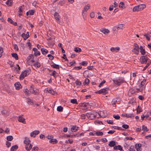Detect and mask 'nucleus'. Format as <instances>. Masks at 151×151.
Returning a JSON list of instances; mask_svg holds the SVG:
<instances>
[{"label":"nucleus","mask_w":151,"mask_h":151,"mask_svg":"<svg viewBox=\"0 0 151 151\" xmlns=\"http://www.w3.org/2000/svg\"><path fill=\"white\" fill-rule=\"evenodd\" d=\"M98 113L93 111L87 113L86 114V116L89 119H93L96 117L98 118L99 117H97Z\"/></svg>","instance_id":"1"},{"label":"nucleus","mask_w":151,"mask_h":151,"mask_svg":"<svg viewBox=\"0 0 151 151\" xmlns=\"http://www.w3.org/2000/svg\"><path fill=\"white\" fill-rule=\"evenodd\" d=\"M90 7V5L89 4H88L84 6L82 10V15L84 19H85V18L86 17L87 11L89 9Z\"/></svg>","instance_id":"2"},{"label":"nucleus","mask_w":151,"mask_h":151,"mask_svg":"<svg viewBox=\"0 0 151 151\" xmlns=\"http://www.w3.org/2000/svg\"><path fill=\"white\" fill-rule=\"evenodd\" d=\"M149 55H146L145 56H142L140 59V61L141 64L146 63L147 61L149 60Z\"/></svg>","instance_id":"3"},{"label":"nucleus","mask_w":151,"mask_h":151,"mask_svg":"<svg viewBox=\"0 0 151 151\" xmlns=\"http://www.w3.org/2000/svg\"><path fill=\"white\" fill-rule=\"evenodd\" d=\"M34 55H30L27 58L28 60H27V63L29 65L32 66L34 64L35 61L33 59Z\"/></svg>","instance_id":"4"},{"label":"nucleus","mask_w":151,"mask_h":151,"mask_svg":"<svg viewBox=\"0 0 151 151\" xmlns=\"http://www.w3.org/2000/svg\"><path fill=\"white\" fill-rule=\"evenodd\" d=\"M30 92L33 94L37 95L39 94V90L38 89L35 87L34 86H31L29 89Z\"/></svg>","instance_id":"5"},{"label":"nucleus","mask_w":151,"mask_h":151,"mask_svg":"<svg viewBox=\"0 0 151 151\" xmlns=\"http://www.w3.org/2000/svg\"><path fill=\"white\" fill-rule=\"evenodd\" d=\"M134 48L132 51L135 54L138 55L139 52V48L138 45L137 43H134Z\"/></svg>","instance_id":"6"},{"label":"nucleus","mask_w":151,"mask_h":151,"mask_svg":"<svg viewBox=\"0 0 151 151\" xmlns=\"http://www.w3.org/2000/svg\"><path fill=\"white\" fill-rule=\"evenodd\" d=\"M108 88H103L97 91L96 93L99 94H103L104 95H105L108 93Z\"/></svg>","instance_id":"7"},{"label":"nucleus","mask_w":151,"mask_h":151,"mask_svg":"<svg viewBox=\"0 0 151 151\" xmlns=\"http://www.w3.org/2000/svg\"><path fill=\"white\" fill-rule=\"evenodd\" d=\"M28 71V70H26L23 72H22L19 77L20 79L22 80L24 79L25 77L27 75V73Z\"/></svg>","instance_id":"8"},{"label":"nucleus","mask_w":151,"mask_h":151,"mask_svg":"<svg viewBox=\"0 0 151 151\" xmlns=\"http://www.w3.org/2000/svg\"><path fill=\"white\" fill-rule=\"evenodd\" d=\"M114 83L116 84L119 86L123 82V80L121 78H119L117 79L114 80H113Z\"/></svg>","instance_id":"9"},{"label":"nucleus","mask_w":151,"mask_h":151,"mask_svg":"<svg viewBox=\"0 0 151 151\" xmlns=\"http://www.w3.org/2000/svg\"><path fill=\"white\" fill-rule=\"evenodd\" d=\"M143 35L147 40L150 41V38L151 37V33L150 32L145 33Z\"/></svg>","instance_id":"10"},{"label":"nucleus","mask_w":151,"mask_h":151,"mask_svg":"<svg viewBox=\"0 0 151 151\" xmlns=\"http://www.w3.org/2000/svg\"><path fill=\"white\" fill-rule=\"evenodd\" d=\"M100 31L105 35H107L110 32L109 30L107 29L103 28L100 29Z\"/></svg>","instance_id":"11"},{"label":"nucleus","mask_w":151,"mask_h":151,"mask_svg":"<svg viewBox=\"0 0 151 151\" xmlns=\"http://www.w3.org/2000/svg\"><path fill=\"white\" fill-rule=\"evenodd\" d=\"M40 132L39 130H35L31 132L30 134L31 137H35L36 136L39 134Z\"/></svg>","instance_id":"12"},{"label":"nucleus","mask_w":151,"mask_h":151,"mask_svg":"<svg viewBox=\"0 0 151 151\" xmlns=\"http://www.w3.org/2000/svg\"><path fill=\"white\" fill-rule=\"evenodd\" d=\"M23 116V115L19 116L18 117V120L19 122H22L24 124H25L26 122L25 121V119L22 117Z\"/></svg>","instance_id":"13"},{"label":"nucleus","mask_w":151,"mask_h":151,"mask_svg":"<svg viewBox=\"0 0 151 151\" xmlns=\"http://www.w3.org/2000/svg\"><path fill=\"white\" fill-rule=\"evenodd\" d=\"M98 114L99 115V117H105L106 116V114L105 112L104 111H100L98 112Z\"/></svg>","instance_id":"14"},{"label":"nucleus","mask_w":151,"mask_h":151,"mask_svg":"<svg viewBox=\"0 0 151 151\" xmlns=\"http://www.w3.org/2000/svg\"><path fill=\"white\" fill-rule=\"evenodd\" d=\"M21 36L25 40L29 37V32H27L26 34L24 33H23L22 34Z\"/></svg>","instance_id":"15"},{"label":"nucleus","mask_w":151,"mask_h":151,"mask_svg":"<svg viewBox=\"0 0 151 151\" xmlns=\"http://www.w3.org/2000/svg\"><path fill=\"white\" fill-rule=\"evenodd\" d=\"M122 115L124 116H126L127 118H132L134 116L133 113L131 114H123Z\"/></svg>","instance_id":"16"},{"label":"nucleus","mask_w":151,"mask_h":151,"mask_svg":"<svg viewBox=\"0 0 151 151\" xmlns=\"http://www.w3.org/2000/svg\"><path fill=\"white\" fill-rule=\"evenodd\" d=\"M120 48L118 47H111L110 48V50L112 52H118Z\"/></svg>","instance_id":"17"},{"label":"nucleus","mask_w":151,"mask_h":151,"mask_svg":"<svg viewBox=\"0 0 151 151\" xmlns=\"http://www.w3.org/2000/svg\"><path fill=\"white\" fill-rule=\"evenodd\" d=\"M33 50L34 52V55L35 56L37 55H40V52L38 51L37 49L36 48H34L33 49Z\"/></svg>","instance_id":"18"},{"label":"nucleus","mask_w":151,"mask_h":151,"mask_svg":"<svg viewBox=\"0 0 151 151\" xmlns=\"http://www.w3.org/2000/svg\"><path fill=\"white\" fill-rule=\"evenodd\" d=\"M16 89L19 90V88H22V86L19 82H17L14 84Z\"/></svg>","instance_id":"19"},{"label":"nucleus","mask_w":151,"mask_h":151,"mask_svg":"<svg viewBox=\"0 0 151 151\" xmlns=\"http://www.w3.org/2000/svg\"><path fill=\"white\" fill-rule=\"evenodd\" d=\"M114 150H119L120 151H124L122 149V147L120 145H116L114 146Z\"/></svg>","instance_id":"20"},{"label":"nucleus","mask_w":151,"mask_h":151,"mask_svg":"<svg viewBox=\"0 0 151 151\" xmlns=\"http://www.w3.org/2000/svg\"><path fill=\"white\" fill-rule=\"evenodd\" d=\"M31 141L29 138L25 137V139L24 140V142L25 145L28 144L30 143Z\"/></svg>","instance_id":"21"},{"label":"nucleus","mask_w":151,"mask_h":151,"mask_svg":"<svg viewBox=\"0 0 151 151\" xmlns=\"http://www.w3.org/2000/svg\"><path fill=\"white\" fill-rule=\"evenodd\" d=\"M32 145L30 143L25 145V148L27 151H29L32 148Z\"/></svg>","instance_id":"22"},{"label":"nucleus","mask_w":151,"mask_h":151,"mask_svg":"<svg viewBox=\"0 0 151 151\" xmlns=\"http://www.w3.org/2000/svg\"><path fill=\"white\" fill-rule=\"evenodd\" d=\"M141 144H136L135 145V148L137 151H140L142 150L141 148Z\"/></svg>","instance_id":"23"},{"label":"nucleus","mask_w":151,"mask_h":151,"mask_svg":"<svg viewBox=\"0 0 151 151\" xmlns=\"http://www.w3.org/2000/svg\"><path fill=\"white\" fill-rule=\"evenodd\" d=\"M23 91L25 93V95L27 96H29L30 95L31 93L30 92L29 90H28L27 88L24 89Z\"/></svg>","instance_id":"24"},{"label":"nucleus","mask_w":151,"mask_h":151,"mask_svg":"<svg viewBox=\"0 0 151 151\" xmlns=\"http://www.w3.org/2000/svg\"><path fill=\"white\" fill-rule=\"evenodd\" d=\"M140 49V52L142 55H145V54L146 52L145 49H143L142 46H140L139 48Z\"/></svg>","instance_id":"25"},{"label":"nucleus","mask_w":151,"mask_h":151,"mask_svg":"<svg viewBox=\"0 0 151 151\" xmlns=\"http://www.w3.org/2000/svg\"><path fill=\"white\" fill-rule=\"evenodd\" d=\"M8 21L12 24L14 25V26H17V22H14L11 18H9L8 19Z\"/></svg>","instance_id":"26"},{"label":"nucleus","mask_w":151,"mask_h":151,"mask_svg":"<svg viewBox=\"0 0 151 151\" xmlns=\"http://www.w3.org/2000/svg\"><path fill=\"white\" fill-rule=\"evenodd\" d=\"M49 142L50 143L54 144L57 143L58 142V141L55 139L52 138L49 140Z\"/></svg>","instance_id":"27"},{"label":"nucleus","mask_w":151,"mask_h":151,"mask_svg":"<svg viewBox=\"0 0 151 151\" xmlns=\"http://www.w3.org/2000/svg\"><path fill=\"white\" fill-rule=\"evenodd\" d=\"M140 11L146 8V5L144 4H141L138 5Z\"/></svg>","instance_id":"28"},{"label":"nucleus","mask_w":151,"mask_h":151,"mask_svg":"<svg viewBox=\"0 0 151 151\" xmlns=\"http://www.w3.org/2000/svg\"><path fill=\"white\" fill-rule=\"evenodd\" d=\"M54 16L56 20V22L60 20L59 18V14L58 13L55 12L54 14Z\"/></svg>","instance_id":"29"},{"label":"nucleus","mask_w":151,"mask_h":151,"mask_svg":"<svg viewBox=\"0 0 151 151\" xmlns=\"http://www.w3.org/2000/svg\"><path fill=\"white\" fill-rule=\"evenodd\" d=\"M47 91L49 93L52 94V95H54L55 92L53 90L50 88H47Z\"/></svg>","instance_id":"30"},{"label":"nucleus","mask_w":151,"mask_h":151,"mask_svg":"<svg viewBox=\"0 0 151 151\" xmlns=\"http://www.w3.org/2000/svg\"><path fill=\"white\" fill-rule=\"evenodd\" d=\"M124 26L122 24H120L117 26H115L114 28L115 29L116 28L117 29H123L124 28Z\"/></svg>","instance_id":"31"},{"label":"nucleus","mask_w":151,"mask_h":151,"mask_svg":"<svg viewBox=\"0 0 151 151\" xmlns=\"http://www.w3.org/2000/svg\"><path fill=\"white\" fill-rule=\"evenodd\" d=\"M18 146L17 145H14L12 146L11 149V151H16L18 149Z\"/></svg>","instance_id":"32"},{"label":"nucleus","mask_w":151,"mask_h":151,"mask_svg":"<svg viewBox=\"0 0 151 151\" xmlns=\"http://www.w3.org/2000/svg\"><path fill=\"white\" fill-rule=\"evenodd\" d=\"M116 145L115 142L113 141H111L109 144V146L111 147L114 146Z\"/></svg>","instance_id":"33"},{"label":"nucleus","mask_w":151,"mask_h":151,"mask_svg":"<svg viewBox=\"0 0 151 151\" xmlns=\"http://www.w3.org/2000/svg\"><path fill=\"white\" fill-rule=\"evenodd\" d=\"M41 50L42 54L44 55H46L48 52V50L45 48H42Z\"/></svg>","instance_id":"34"},{"label":"nucleus","mask_w":151,"mask_h":151,"mask_svg":"<svg viewBox=\"0 0 151 151\" xmlns=\"http://www.w3.org/2000/svg\"><path fill=\"white\" fill-rule=\"evenodd\" d=\"M132 11L134 12L140 11L138 6L137 5L134 7Z\"/></svg>","instance_id":"35"},{"label":"nucleus","mask_w":151,"mask_h":151,"mask_svg":"<svg viewBox=\"0 0 151 151\" xmlns=\"http://www.w3.org/2000/svg\"><path fill=\"white\" fill-rule=\"evenodd\" d=\"M12 0H7L6 4L9 6H11L12 4Z\"/></svg>","instance_id":"36"},{"label":"nucleus","mask_w":151,"mask_h":151,"mask_svg":"<svg viewBox=\"0 0 151 151\" xmlns=\"http://www.w3.org/2000/svg\"><path fill=\"white\" fill-rule=\"evenodd\" d=\"M149 117V114H147L146 115H144V114H142L141 115V118L142 119V120H143L144 119V118H146L147 119Z\"/></svg>","instance_id":"37"},{"label":"nucleus","mask_w":151,"mask_h":151,"mask_svg":"<svg viewBox=\"0 0 151 151\" xmlns=\"http://www.w3.org/2000/svg\"><path fill=\"white\" fill-rule=\"evenodd\" d=\"M78 127L76 126H73L71 128V130L73 132H75L78 130Z\"/></svg>","instance_id":"38"},{"label":"nucleus","mask_w":151,"mask_h":151,"mask_svg":"<svg viewBox=\"0 0 151 151\" xmlns=\"http://www.w3.org/2000/svg\"><path fill=\"white\" fill-rule=\"evenodd\" d=\"M12 55L16 60H18L19 59L18 55L17 53H13L12 54Z\"/></svg>","instance_id":"39"},{"label":"nucleus","mask_w":151,"mask_h":151,"mask_svg":"<svg viewBox=\"0 0 151 151\" xmlns=\"http://www.w3.org/2000/svg\"><path fill=\"white\" fill-rule=\"evenodd\" d=\"M24 9V6H20L19 8V11L18 12L19 13H21L23 12V9Z\"/></svg>","instance_id":"40"},{"label":"nucleus","mask_w":151,"mask_h":151,"mask_svg":"<svg viewBox=\"0 0 151 151\" xmlns=\"http://www.w3.org/2000/svg\"><path fill=\"white\" fill-rule=\"evenodd\" d=\"M74 51L77 52H79L81 51V49L78 47H76L74 48Z\"/></svg>","instance_id":"41"},{"label":"nucleus","mask_w":151,"mask_h":151,"mask_svg":"<svg viewBox=\"0 0 151 151\" xmlns=\"http://www.w3.org/2000/svg\"><path fill=\"white\" fill-rule=\"evenodd\" d=\"M33 65L34 66H35V67H36V68H39L41 66V65H40V63L38 62H37L36 63H34V64H33Z\"/></svg>","instance_id":"42"},{"label":"nucleus","mask_w":151,"mask_h":151,"mask_svg":"<svg viewBox=\"0 0 151 151\" xmlns=\"http://www.w3.org/2000/svg\"><path fill=\"white\" fill-rule=\"evenodd\" d=\"M103 133L102 132H96V135L97 136H101L103 135Z\"/></svg>","instance_id":"43"},{"label":"nucleus","mask_w":151,"mask_h":151,"mask_svg":"<svg viewBox=\"0 0 151 151\" xmlns=\"http://www.w3.org/2000/svg\"><path fill=\"white\" fill-rule=\"evenodd\" d=\"M142 111V109L139 106H138L137 108V112L140 113Z\"/></svg>","instance_id":"44"},{"label":"nucleus","mask_w":151,"mask_h":151,"mask_svg":"<svg viewBox=\"0 0 151 151\" xmlns=\"http://www.w3.org/2000/svg\"><path fill=\"white\" fill-rule=\"evenodd\" d=\"M127 151H135V150L133 146H131L129 147V149Z\"/></svg>","instance_id":"45"},{"label":"nucleus","mask_w":151,"mask_h":151,"mask_svg":"<svg viewBox=\"0 0 151 151\" xmlns=\"http://www.w3.org/2000/svg\"><path fill=\"white\" fill-rule=\"evenodd\" d=\"M139 88L140 89V91H142L145 89V86L142 85H139Z\"/></svg>","instance_id":"46"},{"label":"nucleus","mask_w":151,"mask_h":151,"mask_svg":"<svg viewBox=\"0 0 151 151\" xmlns=\"http://www.w3.org/2000/svg\"><path fill=\"white\" fill-rule=\"evenodd\" d=\"M71 103L74 104H77V100L76 99H71L70 101Z\"/></svg>","instance_id":"47"},{"label":"nucleus","mask_w":151,"mask_h":151,"mask_svg":"<svg viewBox=\"0 0 151 151\" xmlns=\"http://www.w3.org/2000/svg\"><path fill=\"white\" fill-rule=\"evenodd\" d=\"M51 67L53 68H55L57 69L59 68V65H56V64H54V65H51Z\"/></svg>","instance_id":"48"},{"label":"nucleus","mask_w":151,"mask_h":151,"mask_svg":"<svg viewBox=\"0 0 151 151\" xmlns=\"http://www.w3.org/2000/svg\"><path fill=\"white\" fill-rule=\"evenodd\" d=\"M124 2H120L119 4V7L120 8H123L124 7Z\"/></svg>","instance_id":"49"},{"label":"nucleus","mask_w":151,"mask_h":151,"mask_svg":"<svg viewBox=\"0 0 151 151\" xmlns=\"http://www.w3.org/2000/svg\"><path fill=\"white\" fill-rule=\"evenodd\" d=\"M63 107L61 106H59L58 107L57 110L59 111H63Z\"/></svg>","instance_id":"50"},{"label":"nucleus","mask_w":151,"mask_h":151,"mask_svg":"<svg viewBox=\"0 0 151 151\" xmlns=\"http://www.w3.org/2000/svg\"><path fill=\"white\" fill-rule=\"evenodd\" d=\"M13 139V137L12 136H9L7 137V139L9 141H12Z\"/></svg>","instance_id":"51"},{"label":"nucleus","mask_w":151,"mask_h":151,"mask_svg":"<svg viewBox=\"0 0 151 151\" xmlns=\"http://www.w3.org/2000/svg\"><path fill=\"white\" fill-rule=\"evenodd\" d=\"M142 130L144 131H148V130L147 127L144 125H143L142 127Z\"/></svg>","instance_id":"52"},{"label":"nucleus","mask_w":151,"mask_h":151,"mask_svg":"<svg viewBox=\"0 0 151 151\" xmlns=\"http://www.w3.org/2000/svg\"><path fill=\"white\" fill-rule=\"evenodd\" d=\"M124 147L125 148V149L127 151L129 149V145L126 144H125L124 145Z\"/></svg>","instance_id":"53"},{"label":"nucleus","mask_w":151,"mask_h":151,"mask_svg":"<svg viewBox=\"0 0 151 151\" xmlns=\"http://www.w3.org/2000/svg\"><path fill=\"white\" fill-rule=\"evenodd\" d=\"M117 100L116 99H113L112 101V105H115L116 103Z\"/></svg>","instance_id":"54"},{"label":"nucleus","mask_w":151,"mask_h":151,"mask_svg":"<svg viewBox=\"0 0 151 151\" xmlns=\"http://www.w3.org/2000/svg\"><path fill=\"white\" fill-rule=\"evenodd\" d=\"M151 63V61L150 62V63H148L147 65H145V66L144 67V68L143 69V71H144L146 70V69L149 66L150 64Z\"/></svg>","instance_id":"55"},{"label":"nucleus","mask_w":151,"mask_h":151,"mask_svg":"<svg viewBox=\"0 0 151 151\" xmlns=\"http://www.w3.org/2000/svg\"><path fill=\"white\" fill-rule=\"evenodd\" d=\"M3 52V49L2 47H0V58L2 56Z\"/></svg>","instance_id":"56"},{"label":"nucleus","mask_w":151,"mask_h":151,"mask_svg":"<svg viewBox=\"0 0 151 151\" xmlns=\"http://www.w3.org/2000/svg\"><path fill=\"white\" fill-rule=\"evenodd\" d=\"M84 82L85 84L88 85L89 84V79L87 78H86L85 80V81H84Z\"/></svg>","instance_id":"57"},{"label":"nucleus","mask_w":151,"mask_h":151,"mask_svg":"<svg viewBox=\"0 0 151 151\" xmlns=\"http://www.w3.org/2000/svg\"><path fill=\"white\" fill-rule=\"evenodd\" d=\"M107 123L109 124H112L113 123V122L112 120H106Z\"/></svg>","instance_id":"58"},{"label":"nucleus","mask_w":151,"mask_h":151,"mask_svg":"<svg viewBox=\"0 0 151 151\" xmlns=\"http://www.w3.org/2000/svg\"><path fill=\"white\" fill-rule=\"evenodd\" d=\"M113 117L116 119H118L120 118V116L118 115H114L113 116Z\"/></svg>","instance_id":"59"},{"label":"nucleus","mask_w":151,"mask_h":151,"mask_svg":"<svg viewBox=\"0 0 151 151\" xmlns=\"http://www.w3.org/2000/svg\"><path fill=\"white\" fill-rule=\"evenodd\" d=\"M56 74L57 72L55 70H54L52 73V74L51 75L52 76H53L54 77L56 78V76H57L56 75Z\"/></svg>","instance_id":"60"},{"label":"nucleus","mask_w":151,"mask_h":151,"mask_svg":"<svg viewBox=\"0 0 151 151\" xmlns=\"http://www.w3.org/2000/svg\"><path fill=\"white\" fill-rule=\"evenodd\" d=\"M122 127L123 128H125V129H128L129 127V126L127 124H124L122 125Z\"/></svg>","instance_id":"61"},{"label":"nucleus","mask_w":151,"mask_h":151,"mask_svg":"<svg viewBox=\"0 0 151 151\" xmlns=\"http://www.w3.org/2000/svg\"><path fill=\"white\" fill-rule=\"evenodd\" d=\"M27 103L29 104H31V103H33V102L31 99H28L27 101Z\"/></svg>","instance_id":"62"},{"label":"nucleus","mask_w":151,"mask_h":151,"mask_svg":"<svg viewBox=\"0 0 151 151\" xmlns=\"http://www.w3.org/2000/svg\"><path fill=\"white\" fill-rule=\"evenodd\" d=\"M39 149L38 147H34L32 149V151H37Z\"/></svg>","instance_id":"63"},{"label":"nucleus","mask_w":151,"mask_h":151,"mask_svg":"<svg viewBox=\"0 0 151 151\" xmlns=\"http://www.w3.org/2000/svg\"><path fill=\"white\" fill-rule=\"evenodd\" d=\"M95 14L93 12H91L90 14V16L91 18H92L94 17Z\"/></svg>","instance_id":"64"}]
</instances>
